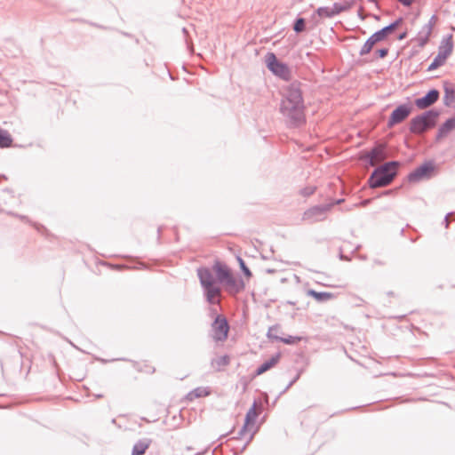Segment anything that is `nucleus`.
Instances as JSON below:
<instances>
[{"label": "nucleus", "mask_w": 455, "mask_h": 455, "mask_svg": "<svg viewBox=\"0 0 455 455\" xmlns=\"http://www.w3.org/2000/svg\"><path fill=\"white\" fill-rule=\"evenodd\" d=\"M238 261H239L240 268H241L242 272L243 273V275L245 276H247V277H251V272L249 269V267L246 266V264L243 261V259H241V258H238Z\"/></svg>", "instance_id": "nucleus-32"}, {"label": "nucleus", "mask_w": 455, "mask_h": 455, "mask_svg": "<svg viewBox=\"0 0 455 455\" xmlns=\"http://www.w3.org/2000/svg\"><path fill=\"white\" fill-rule=\"evenodd\" d=\"M306 29V20L304 18L299 17L295 20L293 23V30L299 34Z\"/></svg>", "instance_id": "nucleus-26"}, {"label": "nucleus", "mask_w": 455, "mask_h": 455, "mask_svg": "<svg viewBox=\"0 0 455 455\" xmlns=\"http://www.w3.org/2000/svg\"><path fill=\"white\" fill-rule=\"evenodd\" d=\"M229 363L230 358L227 355L212 360V365L219 371L221 370L222 367L228 365Z\"/></svg>", "instance_id": "nucleus-24"}, {"label": "nucleus", "mask_w": 455, "mask_h": 455, "mask_svg": "<svg viewBox=\"0 0 455 455\" xmlns=\"http://www.w3.org/2000/svg\"><path fill=\"white\" fill-rule=\"evenodd\" d=\"M445 60H446L445 58H443V56H441L437 53V55L435 57L432 63L428 66L427 70L431 71V70H434V69L443 66L444 64Z\"/></svg>", "instance_id": "nucleus-27"}, {"label": "nucleus", "mask_w": 455, "mask_h": 455, "mask_svg": "<svg viewBox=\"0 0 455 455\" xmlns=\"http://www.w3.org/2000/svg\"><path fill=\"white\" fill-rule=\"evenodd\" d=\"M387 143L376 142L374 147L369 151L361 153L360 159L366 162L371 166H375L377 163L387 158Z\"/></svg>", "instance_id": "nucleus-7"}, {"label": "nucleus", "mask_w": 455, "mask_h": 455, "mask_svg": "<svg viewBox=\"0 0 455 455\" xmlns=\"http://www.w3.org/2000/svg\"><path fill=\"white\" fill-rule=\"evenodd\" d=\"M455 129V116L447 119L439 128L436 134V140L446 136L451 131Z\"/></svg>", "instance_id": "nucleus-22"}, {"label": "nucleus", "mask_w": 455, "mask_h": 455, "mask_svg": "<svg viewBox=\"0 0 455 455\" xmlns=\"http://www.w3.org/2000/svg\"><path fill=\"white\" fill-rule=\"evenodd\" d=\"M301 84L292 82L283 92L280 103V113L289 127L296 128L306 123L305 104L302 96Z\"/></svg>", "instance_id": "nucleus-1"}, {"label": "nucleus", "mask_w": 455, "mask_h": 455, "mask_svg": "<svg viewBox=\"0 0 455 455\" xmlns=\"http://www.w3.org/2000/svg\"><path fill=\"white\" fill-rule=\"evenodd\" d=\"M332 208V204H319L307 209L303 214V220L310 223L322 221L325 219L326 213Z\"/></svg>", "instance_id": "nucleus-9"}, {"label": "nucleus", "mask_w": 455, "mask_h": 455, "mask_svg": "<svg viewBox=\"0 0 455 455\" xmlns=\"http://www.w3.org/2000/svg\"><path fill=\"white\" fill-rule=\"evenodd\" d=\"M368 202H369L368 200H365V201H363V204H368Z\"/></svg>", "instance_id": "nucleus-42"}, {"label": "nucleus", "mask_w": 455, "mask_h": 455, "mask_svg": "<svg viewBox=\"0 0 455 455\" xmlns=\"http://www.w3.org/2000/svg\"><path fill=\"white\" fill-rule=\"evenodd\" d=\"M453 41L452 35L450 34L443 38L438 47V54L447 59L452 52Z\"/></svg>", "instance_id": "nucleus-17"}, {"label": "nucleus", "mask_w": 455, "mask_h": 455, "mask_svg": "<svg viewBox=\"0 0 455 455\" xmlns=\"http://www.w3.org/2000/svg\"><path fill=\"white\" fill-rule=\"evenodd\" d=\"M439 97V91L431 89L423 97L416 99L415 105L419 109H426L434 105L438 100Z\"/></svg>", "instance_id": "nucleus-13"}, {"label": "nucleus", "mask_w": 455, "mask_h": 455, "mask_svg": "<svg viewBox=\"0 0 455 455\" xmlns=\"http://www.w3.org/2000/svg\"><path fill=\"white\" fill-rule=\"evenodd\" d=\"M412 107L410 104H401L396 107L391 113L387 120V127L392 128L395 125L401 124L411 115Z\"/></svg>", "instance_id": "nucleus-10"}, {"label": "nucleus", "mask_w": 455, "mask_h": 455, "mask_svg": "<svg viewBox=\"0 0 455 455\" xmlns=\"http://www.w3.org/2000/svg\"><path fill=\"white\" fill-rule=\"evenodd\" d=\"M35 226H36V229H37V230H39V228H43V227H42V226H40V225H35Z\"/></svg>", "instance_id": "nucleus-39"}, {"label": "nucleus", "mask_w": 455, "mask_h": 455, "mask_svg": "<svg viewBox=\"0 0 455 455\" xmlns=\"http://www.w3.org/2000/svg\"><path fill=\"white\" fill-rule=\"evenodd\" d=\"M307 294L319 302H323L329 299H332L335 298V295L331 292L326 291H316L313 289H310L307 291Z\"/></svg>", "instance_id": "nucleus-23"}, {"label": "nucleus", "mask_w": 455, "mask_h": 455, "mask_svg": "<svg viewBox=\"0 0 455 455\" xmlns=\"http://www.w3.org/2000/svg\"><path fill=\"white\" fill-rule=\"evenodd\" d=\"M212 270L216 274L218 283L223 284L233 274L228 265L220 260H215Z\"/></svg>", "instance_id": "nucleus-14"}, {"label": "nucleus", "mask_w": 455, "mask_h": 455, "mask_svg": "<svg viewBox=\"0 0 455 455\" xmlns=\"http://www.w3.org/2000/svg\"><path fill=\"white\" fill-rule=\"evenodd\" d=\"M435 172V164L432 161L425 162L418 166L408 175V180L411 183L419 182L423 180H429Z\"/></svg>", "instance_id": "nucleus-8"}, {"label": "nucleus", "mask_w": 455, "mask_h": 455, "mask_svg": "<svg viewBox=\"0 0 455 455\" xmlns=\"http://www.w3.org/2000/svg\"><path fill=\"white\" fill-rule=\"evenodd\" d=\"M343 201H344V199H337V200L333 201L332 203H330L329 204H332V207H333L336 204H340Z\"/></svg>", "instance_id": "nucleus-38"}, {"label": "nucleus", "mask_w": 455, "mask_h": 455, "mask_svg": "<svg viewBox=\"0 0 455 455\" xmlns=\"http://www.w3.org/2000/svg\"><path fill=\"white\" fill-rule=\"evenodd\" d=\"M258 415H259V411H257V402L254 401L252 403V406L249 409V411H247V413L245 415L243 426L237 433V436H235V438H236V439L242 438L244 435L245 432L247 431V428L250 426L254 425Z\"/></svg>", "instance_id": "nucleus-15"}, {"label": "nucleus", "mask_w": 455, "mask_h": 455, "mask_svg": "<svg viewBox=\"0 0 455 455\" xmlns=\"http://www.w3.org/2000/svg\"><path fill=\"white\" fill-rule=\"evenodd\" d=\"M443 104L446 107H454L453 103L455 102V89L452 84L447 81L443 82Z\"/></svg>", "instance_id": "nucleus-19"}, {"label": "nucleus", "mask_w": 455, "mask_h": 455, "mask_svg": "<svg viewBox=\"0 0 455 455\" xmlns=\"http://www.w3.org/2000/svg\"><path fill=\"white\" fill-rule=\"evenodd\" d=\"M316 187L307 186L300 189V195L304 197L312 196L315 192Z\"/></svg>", "instance_id": "nucleus-31"}, {"label": "nucleus", "mask_w": 455, "mask_h": 455, "mask_svg": "<svg viewBox=\"0 0 455 455\" xmlns=\"http://www.w3.org/2000/svg\"><path fill=\"white\" fill-rule=\"evenodd\" d=\"M388 54V49L387 48H381V49H378L376 52H375V55L379 58V59H384L387 56Z\"/></svg>", "instance_id": "nucleus-33"}, {"label": "nucleus", "mask_w": 455, "mask_h": 455, "mask_svg": "<svg viewBox=\"0 0 455 455\" xmlns=\"http://www.w3.org/2000/svg\"><path fill=\"white\" fill-rule=\"evenodd\" d=\"M208 395H209V391H207L206 388L196 387L188 394V396H191V397L193 396V397L198 398V397H204Z\"/></svg>", "instance_id": "nucleus-29"}, {"label": "nucleus", "mask_w": 455, "mask_h": 455, "mask_svg": "<svg viewBox=\"0 0 455 455\" xmlns=\"http://www.w3.org/2000/svg\"><path fill=\"white\" fill-rule=\"evenodd\" d=\"M15 216L23 221H28V222L29 221L28 218L25 215L15 214Z\"/></svg>", "instance_id": "nucleus-37"}, {"label": "nucleus", "mask_w": 455, "mask_h": 455, "mask_svg": "<svg viewBox=\"0 0 455 455\" xmlns=\"http://www.w3.org/2000/svg\"><path fill=\"white\" fill-rule=\"evenodd\" d=\"M212 327L214 331L213 337L216 340L223 341L227 339L229 331V324L226 317L217 315L212 324Z\"/></svg>", "instance_id": "nucleus-11"}, {"label": "nucleus", "mask_w": 455, "mask_h": 455, "mask_svg": "<svg viewBox=\"0 0 455 455\" xmlns=\"http://www.w3.org/2000/svg\"><path fill=\"white\" fill-rule=\"evenodd\" d=\"M266 64L267 68L279 78L289 81L291 76V71L290 67L280 61L275 53L267 52L266 55Z\"/></svg>", "instance_id": "nucleus-6"}, {"label": "nucleus", "mask_w": 455, "mask_h": 455, "mask_svg": "<svg viewBox=\"0 0 455 455\" xmlns=\"http://www.w3.org/2000/svg\"><path fill=\"white\" fill-rule=\"evenodd\" d=\"M116 419H112V423H113V424H116Z\"/></svg>", "instance_id": "nucleus-43"}, {"label": "nucleus", "mask_w": 455, "mask_h": 455, "mask_svg": "<svg viewBox=\"0 0 455 455\" xmlns=\"http://www.w3.org/2000/svg\"><path fill=\"white\" fill-rule=\"evenodd\" d=\"M12 143V138L11 134L7 131L0 128V148H9Z\"/></svg>", "instance_id": "nucleus-25"}, {"label": "nucleus", "mask_w": 455, "mask_h": 455, "mask_svg": "<svg viewBox=\"0 0 455 455\" xmlns=\"http://www.w3.org/2000/svg\"><path fill=\"white\" fill-rule=\"evenodd\" d=\"M152 441L149 438H142L137 441L132 451V455H143L150 446Z\"/></svg>", "instance_id": "nucleus-21"}, {"label": "nucleus", "mask_w": 455, "mask_h": 455, "mask_svg": "<svg viewBox=\"0 0 455 455\" xmlns=\"http://www.w3.org/2000/svg\"><path fill=\"white\" fill-rule=\"evenodd\" d=\"M157 232H158V235H160V233H161V228H158Z\"/></svg>", "instance_id": "nucleus-41"}, {"label": "nucleus", "mask_w": 455, "mask_h": 455, "mask_svg": "<svg viewBox=\"0 0 455 455\" xmlns=\"http://www.w3.org/2000/svg\"><path fill=\"white\" fill-rule=\"evenodd\" d=\"M277 326H271L268 328V331H267V336L269 339H274V340H278V341H281L284 344H287V345H293V344H296L297 342H299L300 340L303 339V337H300V336H291V335H289L285 338H283V337H279V336H273V331H277Z\"/></svg>", "instance_id": "nucleus-16"}, {"label": "nucleus", "mask_w": 455, "mask_h": 455, "mask_svg": "<svg viewBox=\"0 0 455 455\" xmlns=\"http://www.w3.org/2000/svg\"><path fill=\"white\" fill-rule=\"evenodd\" d=\"M406 37H407V32H406V31H404V32H403V33L399 34V36H398L397 39H398V40H403V39H405Z\"/></svg>", "instance_id": "nucleus-36"}, {"label": "nucleus", "mask_w": 455, "mask_h": 455, "mask_svg": "<svg viewBox=\"0 0 455 455\" xmlns=\"http://www.w3.org/2000/svg\"><path fill=\"white\" fill-rule=\"evenodd\" d=\"M451 214H452L451 212L448 213V214L445 216L444 220H443V223L445 224V228H446L449 227V217H450Z\"/></svg>", "instance_id": "nucleus-35"}, {"label": "nucleus", "mask_w": 455, "mask_h": 455, "mask_svg": "<svg viewBox=\"0 0 455 455\" xmlns=\"http://www.w3.org/2000/svg\"><path fill=\"white\" fill-rule=\"evenodd\" d=\"M300 374L298 373L295 377H293V379H291L289 384L285 387V388L280 393V395L284 394L299 379Z\"/></svg>", "instance_id": "nucleus-34"}, {"label": "nucleus", "mask_w": 455, "mask_h": 455, "mask_svg": "<svg viewBox=\"0 0 455 455\" xmlns=\"http://www.w3.org/2000/svg\"><path fill=\"white\" fill-rule=\"evenodd\" d=\"M436 20H437L436 16L432 15L430 20H428V22L427 24H425L421 28V29L418 32V34L414 39L417 42L418 46L422 48L427 44L429 37L431 36L433 28L436 22Z\"/></svg>", "instance_id": "nucleus-12"}, {"label": "nucleus", "mask_w": 455, "mask_h": 455, "mask_svg": "<svg viewBox=\"0 0 455 455\" xmlns=\"http://www.w3.org/2000/svg\"><path fill=\"white\" fill-rule=\"evenodd\" d=\"M280 359V354L277 353L275 355H273L268 360L265 361L263 363H261L255 371V375H261L267 371L270 370L272 367H274Z\"/></svg>", "instance_id": "nucleus-20"}, {"label": "nucleus", "mask_w": 455, "mask_h": 455, "mask_svg": "<svg viewBox=\"0 0 455 455\" xmlns=\"http://www.w3.org/2000/svg\"><path fill=\"white\" fill-rule=\"evenodd\" d=\"M212 272V268L207 267H200L196 269L197 277L206 301L211 305H215L220 303L217 297L220 295L221 288Z\"/></svg>", "instance_id": "nucleus-2"}, {"label": "nucleus", "mask_w": 455, "mask_h": 455, "mask_svg": "<svg viewBox=\"0 0 455 455\" xmlns=\"http://www.w3.org/2000/svg\"><path fill=\"white\" fill-rule=\"evenodd\" d=\"M347 8L348 7L345 4H341L339 3H335L333 4V6L331 7L333 16H336V15L339 14L340 12L347 11Z\"/></svg>", "instance_id": "nucleus-30"}, {"label": "nucleus", "mask_w": 455, "mask_h": 455, "mask_svg": "<svg viewBox=\"0 0 455 455\" xmlns=\"http://www.w3.org/2000/svg\"><path fill=\"white\" fill-rule=\"evenodd\" d=\"M368 1L371 2V3H377L378 2V0H368Z\"/></svg>", "instance_id": "nucleus-40"}, {"label": "nucleus", "mask_w": 455, "mask_h": 455, "mask_svg": "<svg viewBox=\"0 0 455 455\" xmlns=\"http://www.w3.org/2000/svg\"><path fill=\"white\" fill-rule=\"evenodd\" d=\"M401 163L389 161L374 169L369 177L368 183L371 188L387 187L397 175Z\"/></svg>", "instance_id": "nucleus-3"}, {"label": "nucleus", "mask_w": 455, "mask_h": 455, "mask_svg": "<svg viewBox=\"0 0 455 455\" xmlns=\"http://www.w3.org/2000/svg\"><path fill=\"white\" fill-rule=\"evenodd\" d=\"M402 22H403V18L400 17L397 20H395L394 22L390 23L389 25H387V26L382 28L381 29L376 31L375 33H373L362 46V48L359 52V55L364 56V55L370 53L371 51L372 50L373 46L377 43L385 40L386 37L389 34L394 32L402 24Z\"/></svg>", "instance_id": "nucleus-5"}, {"label": "nucleus", "mask_w": 455, "mask_h": 455, "mask_svg": "<svg viewBox=\"0 0 455 455\" xmlns=\"http://www.w3.org/2000/svg\"><path fill=\"white\" fill-rule=\"evenodd\" d=\"M440 112L430 109L411 119L409 130L413 134H422L436 124Z\"/></svg>", "instance_id": "nucleus-4"}, {"label": "nucleus", "mask_w": 455, "mask_h": 455, "mask_svg": "<svg viewBox=\"0 0 455 455\" xmlns=\"http://www.w3.org/2000/svg\"><path fill=\"white\" fill-rule=\"evenodd\" d=\"M315 12H316V14L319 17H322V18H332V17H334L331 8V7H327V6H323V7L317 8Z\"/></svg>", "instance_id": "nucleus-28"}, {"label": "nucleus", "mask_w": 455, "mask_h": 455, "mask_svg": "<svg viewBox=\"0 0 455 455\" xmlns=\"http://www.w3.org/2000/svg\"><path fill=\"white\" fill-rule=\"evenodd\" d=\"M223 284L234 293L241 292L245 287L243 280L241 277L236 279L233 275Z\"/></svg>", "instance_id": "nucleus-18"}]
</instances>
